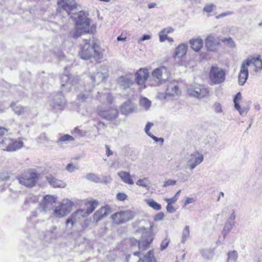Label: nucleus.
Here are the masks:
<instances>
[{"instance_id":"1","label":"nucleus","mask_w":262,"mask_h":262,"mask_svg":"<svg viewBox=\"0 0 262 262\" xmlns=\"http://www.w3.org/2000/svg\"><path fill=\"white\" fill-rule=\"evenodd\" d=\"M108 77V69L105 66L102 65L97 67L96 70L90 75V79L93 83L84 85V88L81 87V91H83L86 93H81L77 96V100L78 103H82L89 99L90 95L87 93L91 92L95 85L98 84L105 81Z\"/></svg>"},{"instance_id":"2","label":"nucleus","mask_w":262,"mask_h":262,"mask_svg":"<svg viewBox=\"0 0 262 262\" xmlns=\"http://www.w3.org/2000/svg\"><path fill=\"white\" fill-rule=\"evenodd\" d=\"M148 224V227L141 228L140 232L142 233V235L140 241H138L135 238H132L130 239L131 245L132 246L138 245L140 250H144L149 247L150 244L153 240V237L151 233V230L154 224L151 222H149Z\"/></svg>"},{"instance_id":"3","label":"nucleus","mask_w":262,"mask_h":262,"mask_svg":"<svg viewBox=\"0 0 262 262\" xmlns=\"http://www.w3.org/2000/svg\"><path fill=\"white\" fill-rule=\"evenodd\" d=\"M7 132V129L0 126V144L2 148L4 150L13 151L22 147L23 142L21 141L14 140L8 137L4 136Z\"/></svg>"},{"instance_id":"4","label":"nucleus","mask_w":262,"mask_h":262,"mask_svg":"<svg viewBox=\"0 0 262 262\" xmlns=\"http://www.w3.org/2000/svg\"><path fill=\"white\" fill-rule=\"evenodd\" d=\"M76 15L77 17H74L76 29L75 36L77 37L82 33L89 32L90 22V19L88 18L87 13L83 11H80Z\"/></svg>"},{"instance_id":"5","label":"nucleus","mask_w":262,"mask_h":262,"mask_svg":"<svg viewBox=\"0 0 262 262\" xmlns=\"http://www.w3.org/2000/svg\"><path fill=\"white\" fill-rule=\"evenodd\" d=\"M81 58L84 60H88L93 57L102 58V55L97 52L96 47L93 45H91L90 40L86 39L84 45L81 47L80 51Z\"/></svg>"},{"instance_id":"6","label":"nucleus","mask_w":262,"mask_h":262,"mask_svg":"<svg viewBox=\"0 0 262 262\" xmlns=\"http://www.w3.org/2000/svg\"><path fill=\"white\" fill-rule=\"evenodd\" d=\"M73 205V202L70 200H63L59 205L55 207L54 211V216L58 218L64 217L71 211Z\"/></svg>"},{"instance_id":"7","label":"nucleus","mask_w":262,"mask_h":262,"mask_svg":"<svg viewBox=\"0 0 262 262\" xmlns=\"http://www.w3.org/2000/svg\"><path fill=\"white\" fill-rule=\"evenodd\" d=\"M187 92L189 96L199 99L205 98L209 95L208 89L201 84L190 85L187 88Z\"/></svg>"},{"instance_id":"8","label":"nucleus","mask_w":262,"mask_h":262,"mask_svg":"<svg viewBox=\"0 0 262 262\" xmlns=\"http://www.w3.org/2000/svg\"><path fill=\"white\" fill-rule=\"evenodd\" d=\"M38 180V175L32 170H29L27 173L17 178L20 184L26 187H33Z\"/></svg>"},{"instance_id":"9","label":"nucleus","mask_w":262,"mask_h":262,"mask_svg":"<svg viewBox=\"0 0 262 262\" xmlns=\"http://www.w3.org/2000/svg\"><path fill=\"white\" fill-rule=\"evenodd\" d=\"M78 76L69 77V75L63 74L61 76L60 83L64 90L69 91L73 86L78 87L76 85L79 82Z\"/></svg>"},{"instance_id":"10","label":"nucleus","mask_w":262,"mask_h":262,"mask_svg":"<svg viewBox=\"0 0 262 262\" xmlns=\"http://www.w3.org/2000/svg\"><path fill=\"white\" fill-rule=\"evenodd\" d=\"M134 216V213L130 210H125L116 212L111 216V219L116 224H123L132 220Z\"/></svg>"},{"instance_id":"11","label":"nucleus","mask_w":262,"mask_h":262,"mask_svg":"<svg viewBox=\"0 0 262 262\" xmlns=\"http://www.w3.org/2000/svg\"><path fill=\"white\" fill-rule=\"evenodd\" d=\"M209 78L214 84L222 83L225 79V73L218 67H212L209 72Z\"/></svg>"},{"instance_id":"12","label":"nucleus","mask_w":262,"mask_h":262,"mask_svg":"<svg viewBox=\"0 0 262 262\" xmlns=\"http://www.w3.org/2000/svg\"><path fill=\"white\" fill-rule=\"evenodd\" d=\"M57 11L58 12L66 11L69 15L76 8L74 0H58Z\"/></svg>"},{"instance_id":"13","label":"nucleus","mask_w":262,"mask_h":262,"mask_svg":"<svg viewBox=\"0 0 262 262\" xmlns=\"http://www.w3.org/2000/svg\"><path fill=\"white\" fill-rule=\"evenodd\" d=\"M204 160V156L199 152H194L190 155L187 159L186 163L184 166L185 169L190 170L194 169L198 165L200 164Z\"/></svg>"},{"instance_id":"14","label":"nucleus","mask_w":262,"mask_h":262,"mask_svg":"<svg viewBox=\"0 0 262 262\" xmlns=\"http://www.w3.org/2000/svg\"><path fill=\"white\" fill-rule=\"evenodd\" d=\"M152 76L156 80V82L159 84L169 78L170 73L166 68L160 67L153 71Z\"/></svg>"},{"instance_id":"15","label":"nucleus","mask_w":262,"mask_h":262,"mask_svg":"<svg viewBox=\"0 0 262 262\" xmlns=\"http://www.w3.org/2000/svg\"><path fill=\"white\" fill-rule=\"evenodd\" d=\"M87 216L85 210L83 209H78L73 213L70 216L67 220L66 224L68 225L71 224L72 226L75 224L79 222L83 217Z\"/></svg>"},{"instance_id":"16","label":"nucleus","mask_w":262,"mask_h":262,"mask_svg":"<svg viewBox=\"0 0 262 262\" xmlns=\"http://www.w3.org/2000/svg\"><path fill=\"white\" fill-rule=\"evenodd\" d=\"M248 68L249 66L253 67V71L258 72L262 70V60L259 57L248 58L243 61Z\"/></svg>"},{"instance_id":"17","label":"nucleus","mask_w":262,"mask_h":262,"mask_svg":"<svg viewBox=\"0 0 262 262\" xmlns=\"http://www.w3.org/2000/svg\"><path fill=\"white\" fill-rule=\"evenodd\" d=\"M55 202V198L47 195L44 197L43 201L39 204V208L42 211L50 210L53 209Z\"/></svg>"},{"instance_id":"18","label":"nucleus","mask_w":262,"mask_h":262,"mask_svg":"<svg viewBox=\"0 0 262 262\" xmlns=\"http://www.w3.org/2000/svg\"><path fill=\"white\" fill-rule=\"evenodd\" d=\"M133 76L132 74H127L119 77L117 79L118 85L125 89L130 87L134 83Z\"/></svg>"},{"instance_id":"19","label":"nucleus","mask_w":262,"mask_h":262,"mask_svg":"<svg viewBox=\"0 0 262 262\" xmlns=\"http://www.w3.org/2000/svg\"><path fill=\"white\" fill-rule=\"evenodd\" d=\"M148 77L149 73L146 68L140 69L135 74V80L139 85H143Z\"/></svg>"},{"instance_id":"20","label":"nucleus","mask_w":262,"mask_h":262,"mask_svg":"<svg viewBox=\"0 0 262 262\" xmlns=\"http://www.w3.org/2000/svg\"><path fill=\"white\" fill-rule=\"evenodd\" d=\"M220 39L215 36L211 34L205 39V46L208 51H214L216 47L220 44Z\"/></svg>"},{"instance_id":"21","label":"nucleus","mask_w":262,"mask_h":262,"mask_svg":"<svg viewBox=\"0 0 262 262\" xmlns=\"http://www.w3.org/2000/svg\"><path fill=\"white\" fill-rule=\"evenodd\" d=\"M165 94L167 96H178L181 94V91L176 81L173 80L167 84Z\"/></svg>"},{"instance_id":"22","label":"nucleus","mask_w":262,"mask_h":262,"mask_svg":"<svg viewBox=\"0 0 262 262\" xmlns=\"http://www.w3.org/2000/svg\"><path fill=\"white\" fill-rule=\"evenodd\" d=\"M65 104L64 96L61 93H60L54 96L51 105L55 109L61 110L64 107Z\"/></svg>"},{"instance_id":"23","label":"nucleus","mask_w":262,"mask_h":262,"mask_svg":"<svg viewBox=\"0 0 262 262\" xmlns=\"http://www.w3.org/2000/svg\"><path fill=\"white\" fill-rule=\"evenodd\" d=\"M99 115L107 120H112L118 117V112L116 109L112 108L108 110H99Z\"/></svg>"},{"instance_id":"24","label":"nucleus","mask_w":262,"mask_h":262,"mask_svg":"<svg viewBox=\"0 0 262 262\" xmlns=\"http://www.w3.org/2000/svg\"><path fill=\"white\" fill-rule=\"evenodd\" d=\"M248 68L243 62L242 63L240 71L238 74V82L241 85H243L246 82L248 77Z\"/></svg>"},{"instance_id":"25","label":"nucleus","mask_w":262,"mask_h":262,"mask_svg":"<svg viewBox=\"0 0 262 262\" xmlns=\"http://www.w3.org/2000/svg\"><path fill=\"white\" fill-rule=\"evenodd\" d=\"M110 213V209L106 207H102L97 210L94 214L93 221L97 223L103 217L107 216Z\"/></svg>"},{"instance_id":"26","label":"nucleus","mask_w":262,"mask_h":262,"mask_svg":"<svg viewBox=\"0 0 262 262\" xmlns=\"http://www.w3.org/2000/svg\"><path fill=\"white\" fill-rule=\"evenodd\" d=\"M187 51V46L184 43L179 45L175 50L173 57L174 59L176 58H181L185 55Z\"/></svg>"},{"instance_id":"27","label":"nucleus","mask_w":262,"mask_h":262,"mask_svg":"<svg viewBox=\"0 0 262 262\" xmlns=\"http://www.w3.org/2000/svg\"><path fill=\"white\" fill-rule=\"evenodd\" d=\"M117 175L124 183L129 185H133L134 182L129 172L120 171L117 173Z\"/></svg>"},{"instance_id":"28","label":"nucleus","mask_w":262,"mask_h":262,"mask_svg":"<svg viewBox=\"0 0 262 262\" xmlns=\"http://www.w3.org/2000/svg\"><path fill=\"white\" fill-rule=\"evenodd\" d=\"M47 179L49 183L53 187L63 188L66 186L65 182L56 179L52 175L47 176Z\"/></svg>"},{"instance_id":"29","label":"nucleus","mask_w":262,"mask_h":262,"mask_svg":"<svg viewBox=\"0 0 262 262\" xmlns=\"http://www.w3.org/2000/svg\"><path fill=\"white\" fill-rule=\"evenodd\" d=\"M189 42L191 48L195 52H199L203 45L202 39L199 37L191 39Z\"/></svg>"},{"instance_id":"30","label":"nucleus","mask_w":262,"mask_h":262,"mask_svg":"<svg viewBox=\"0 0 262 262\" xmlns=\"http://www.w3.org/2000/svg\"><path fill=\"white\" fill-rule=\"evenodd\" d=\"M134 104L130 101L124 103L121 107V112L122 114L127 115L132 113L134 110Z\"/></svg>"},{"instance_id":"31","label":"nucleus","mask_w":262,"mask_h":262,"mask_svg":"<svg viewBox=\"0 0 262 262\" xmlns=\"http://www.w3.org/2000/svg\"><path fill=\"white\" fill-rule=\"evenodd\" d=\"M136 184L139 187H144L147 189H148L151 184V182L148 177H144L142 179H139L136 182Z\"/></svg>"},{"instance_id":"32","label":"nucleus","mask_w":262,"mask_h":262,"mask_svg":"<svg viewBox=\"0 0 262 262\" xmlns=\"http://www.w3.org/2000/svg\"><path fill=\"white\" fill-rule=\"evenodd\" d=\"M139 254V252H136L133 255L127 256L126 257L127 262H143V259L141 258Z\"/></svg>"},{"instance_id":"33","label":"nucleus","mask_w":262,"mask_h":262,"mask_svg":"<svg viewBox=\"0 0 262 262\" xmlns=\"http://www.w3.org/2000/svg\"><path fill=\"white\" fill-rule=\"evenodd\" d=\"M235 224V222L230 221L229 220H227L226 222L222 234L224 236V237H225L227 234H228L230 231H231V229L233 227Z\"/></svg>"},{"instance_id":"34","label":"nucleus","mask_w":262,"mask_h":262,"mask_svg":"<svg viewBox=\"0 0 262 262\" xmlns=\"http://www.w3.org/2000/svg\"><path fill=\"white\" fill-rule=\"evenodd\" d=\"M10 106L14 113L17 115H21L24 114L26 110L25 107L20 105H16L15 103H12Z\"/></svg>"},{"instance_id":"35","label":"nucleus","mask_w":262,"mask_h":262,"mask_svg":"<svg viewBox=\"0 0 262 262\" xmlns=\"http://www.w3.org/2000/svg\"><path fill=\"white\" fill-rule=\"evenodd\" d=\"M142 259H143V262H156V259L154 256V253L153 250H150L148 252V253L143 256V257H141Z\"/></svg>"},{"instance_id":"36","label":"nucleus","mask_w":262,"mask_h":262,"mask_svg":"<svg viewBox=\"0 0 262 262\" xmlns=\"http://www.w3.org/2000/svg\"><path fill=\"white\" fill-rule=\"evenodd\" d=\"M98 203L96 201H92L89 202L87 204V209L85 211L86 215L91 214L97 207Z\"/></svg>"},{"instance_id":"37","label":"nucleus","mask_w":262,"mask_h":262,"mask_svg":"<svg viewBox=\"0 0 262 262\" xmlns=\"http://www.w3.org/2000/svg\"><path fill=\"white\" fill-rule=\"evenodd\" d=\"M146 203L151 208L156 210H160L161 209V206L160 204L157 203L152 199H147L145 200Z\"/></svg>"},{"instance_id":"38","label":"nucleus","mask_w":262,"mask_h":262,"mask_svg":"<svg viewBox=\"0 0 262 262\" xmlns=\"http://www.w3.org/2000/svg\"><path fill=\"white\" fill-rule=\"evenodd\" d=\"M151 103V101L146 97L140 98V105L145 110H147L150 107Z\"/></svg>"},{"instance_id":"39","label":"nucleus","mask_w":262,"mask_h":262,"mask_svg":"<svg viewBox=\"0 0 262 262\" xmlns=\"http://www.w3.org/2000/svg\"><path fill=\"white\" fill-rule=\"evenodd\" d=\"M238 254L236 251H230L228 253L227 262H237Z\"/></svg>"},{"instance_id":"40","label":"nucleus","mask_w":262,"mask_h":262,"mask_svg":"<svg viewBox=\"0 0 262 262\" xmlns=\"http://www.w3.org/2000/svg\"><path fill=\"white\" fill-rule=\"evenodd\" d=\"M190 232H189V227L188 226H186L183 231H182V240L181 242L182 243H185L188 237L189 236Z\"/></svg>"},{"instance_id":"41","label":"nucleus","mask_w":262,"mask_h":262,"mask_svg":"<svg viewBox=\"0 0 262 262\" xmlns=\"http://www.w3.org/2000/svg\"><path fill=\"white\" fill-rule=\"evenodd\" d=\"M202 255L206 259H210L213 257V251L211 249H205L202 250Z\"/></svg>"},{"instance_id":"42","label":"nucleus","mask_w":262,"mask_h":262,"mask_svg":"<svg viewBox=\"0 0 262 262\" xmlns=\"http://www.w3.org/2000/svg\"><path fill=\"white\" fill-rule=\"evenodd\" d=\"M86 178L90 181L96 183L102 182L101 179L96 174L94 173H89L86 176Z\"/></svg>"},{"instance_id":"43","label":"nucleus","mask_w":262,"mask_h":262,"mask_svg":"<svg viewBox=\"0 0 262 262\" xmlns=\"http://www.w3.org/2000/svg\"><path fill=\"white\" fill-rule=\"evenodd\" d=\"M236 110L238 111L241 115H246L249 111L248 107H241L239 104H236L234 106Z\"/></svg>"},{"instance_id":"44","label":"nucleus","mask_w":262,"mask_h":262,"mask_svg":"<svg viewBox=\"0 0 262 262\" xmlns=\"http://www.w3.org/2000/svg\"><path fill=\"white\" fill-rule=\"evenodd\" d=\"M73 140H74V138L72 136L69 135H65L62 136L61 137H60L58 139L57 143H59L61 142L72 141Z\"/></svg>"},{"instance_id":"45","label":"nucleus","mask_w":262,"mask_h":262,"mask_svg":"<svg viewBox=\"0 0 262 262\" xmlns=\"http://www.w3.org/2000/svg\"><path fill=\"white\" fill-rule=\"evenodd\" d=\"M38 201V198L37 196L30 195L27 199L25 203L29 204L30 203H35Z\"/></svg>"},{"instance_id":"46","label":"nucleus","mask_w":262,"mask_h":262,"mask_svg":"<svg viewBox=\"0 0 262 262\" xmlns=\"http://www.w3.org/2000/svg\"><path fill=\"white\" fill-rule=\"evenodd\" d=\"M222 42H226L229 47H234L235 43L231 37L225 38L221 40Z\"/></svg>"},{"instance_id":"47","label":"nucleus","mask_w":262,"mask_h":262,"mask_svg":"<svg viewBox=\"0 0 262 262\" xmlns=\"http://www.w3.org/2000/svg\"><path fill=\"white\" fill-rule=\"evenodd\" d=\"M127 195L123 192H119L116 195V199L119 201H124L127 199Z\"/></svg>"},{"instance_id":"48","label":"nucleus","mask_w":262,"mask_h":262,"mask_svg":"<svg viewBox=\"0 0 262 262\" xmlns=\"http://www.w3.org/2000/svg\"><path fill=\"white\" fill-rule=\"evenodd\" d=\"M170 242V239L167 237H166L164 240H163L161 244H160V249L163 251L165 250L168 246L169 243Z\"/></svg>"},{"instance_id":"49","label":"nucleus","mask_w":262,"mask_h":262,"mask_svg":"<svg viewBox=\"0 0 262 262\" xmlns=\"http://www.w3.org/2000/svg\"><path fill=\"white\" fill-rule=\"evenodd\" d=\"M213 108H214V112L216 113H217V114L222 113L223 112L222 108V105H221V104H220L219 102H215L213 104Z\"/></svg>"},{"instance_id":"50","label":"nucleus","mask_w":262,"mask_h":262,"mask_svg":"<svg viewBox=\"0 0 262 262\" xmlns=\"http://www.w3.org/2000/svg\"><path fill=\"white\" fill-rule=\"evenodd\" d=\"M78 169V167L77 166L73 164V163L69 164L66 167V169L70 172H72L74 171L76 169Z\"/></svg>"},{"instance_id":"51","label":"nucleus","mask_w":262,"mask_h":262,"mask_svg":"<svg viewBox=\"0 0 262 262\" xmlns=\"http://www.w3.org/2000/svg\"><path fill=\"white\" fill-rule=\"evenodd\" d=\"M176 183H177V181L176 180L168 179V180H166V181H165L163 186L164 187H166L170 186V185H174L176 184Z\"/></svg>"},{"instance_id":"52","label":"nucleus","mask_w":262,"mask_h":262,"mask_svg":"<svg viewBox=\"0 0 262 262\" xmlns=\"http://www.w3.org/2000/svg\"><path fill=\"white\" fill-rule=\"evenodd\" d=\"M178 199V197H176V196H174L171 198H165L164 199V200L167 203V204H174L177 202Z\"/></svg>"},{"instance_id":"53","label":"nucleus","mask_w":262,"mask_h":262,"mask_svg":"<svg viewBox=\"0 0 262 262\" xmlns=\"http://www.w3.org/2000/svg\"><path fill=\"white\" fill-rule=\"evenodd\" d=\"M242 96L241 93L240 92L237 93L233 99L234 105L236 104H239L238 101L242 99Z\"/></svg>"},{"instance_id":"54","label":"nucleus","mask_w":262,"mask_h":262,"mask_svg":"<svg viewBox=\"0 0 262 262\" xmlns=\"http://www.w3.org/2000/svg\"><path fill=\"white\" fill-rule=\"evenodd\" d=\"M214 7V5L212 4L206 5L204 8V11L207 13L211 12L212 11Z\"/></svg>"},{"instance_id":"55","label":"nucleus","mask_w":262,"mask_h":262,"mask_svg":"<svg viewBox=\"0 0 262 262\" xmlns=\"http://www.w3.org/2000/svg\"><path fill=\"white\" fill-rule=\"evenodd\" d=\"M167 38V35L164 33H162L161 31L159 32V40L161 42H164Z\"/></svg>"},{"instance_id":"56","label":"nucleus","mask_w":262,"mask_h":262,"mask_svg":"<svg viewBox=\"0 0 262 262\" xmlns=\"http://www.w3.org/2000/svg\"><path fill=\"white\" fill-rule=\"evenodd\" d=\"M196 200L194 198L186 197L184 204L185 206H186L188 204L193 203Z\"/></svg>"},{"instance_id":"57","label":"nucleus","mask_w":262,"mask_h":262,"mask_svg":"<svg viewBox=\"0 0 262 262\" xmlns=\"http://www.w3.org/2000/svg\"><path fill=\"white\" fill-rule=\"evenodd\" d=\"M233 14V12L232 11H227L226 12L221 13L220 14L216 16V18L219 19L226 16L232 15Z\"/></svg>"},{"instance_id":"58","label":"nucleus","mask_w":262,"mask_h":262,"mask_svg":"<svg viewBox=\"0 0 262 262\" xmlns=\"http://www.w3.org/2000/svg\"><path fill=\"white\" fill-rule=\"evenodd\" d=\"M173 31H174V29L171 27H167V28H164L161 30L162 33H164L166 34V35H167V34L171 33L173 32Z\"/></svg>"},{"instance_id":"59","label":"nucleus","mask_w":262,"mask_h":262,"mask_svg":"<svg viewBox=\"0 0 262 262\" xmlns=\"http://www.w3.org/2000/svg\"><path fill=\"white\" fill-rule=\"evenodd\" d=\"M166 210L168 213H173L176 211V209L174 208L172 204H167L166 206Z\"/></svg>"},{"instance_id":"60","label":"nucleus","mask_w":262,"mask_h":262,"mask_svg":"<svg viewBox=\"0 0 262 262\" xmlns=\"http://www.w3.org/2000/svg\"><path fill=\"white\" fill-rule=\"evenodd\" d=\"M153 123L150 122H148L145 127V132L147 135L150 134L151 133L149 132V130L150 128L153 126Z\"/></svg>"},{"instance_id":"61","label":"nucleus","mask_w":262,"mask_h":262,"mask_svg":"<svg viewBox=\"0 0 262 262\" xmlns=\"http://www.w3.org/2000/svg\"><path fill=\"white\" fill-rule=\"evenodd\" d=\"M164 216V214L162 212L159 213L157 214L155 217L154 219L155 221H161L162 220Z\"/></svg>"},{"instance_id":"62","label":"nucleus","mask_w":262,"mask_h":262,"mask_svg":"<svg viewBox=\"0 0 262 262\" xmlns=\"http://www.w3.org/2000/svg\"><path fill=\"white\" fill-rule=\"evenodd\" d=\"M148 136H149L151 138H152L153 140H154L156 142L160 141L161 142V143H163V142L164 141V140L163 138H157V137L154 136L151 134H149V135H148Z\"/></svg>"},{"instance_id":"63","label":"nucleus","mask_w":262,"mask_h":262,"mask_svg":"<svg viewBox=\"0 0 262 262\" xmlns=\"http://www.w3.org/2000/svg\"><path fill=\"white\" fill-rule=\"evenodd\" d=\"M105 95L107 102L109 103H112L113 100V97L112 95L110 93H107Z\"/></svg>"},{"instance_id":"64","label":"nucleus","mask_w":262,"mask_h":262,"mask_svg":"<svg viewBox=\"0 0 262 262\" xmlns=\"http://www.w3.org/2000/svg\"><path fill=\"white\" fill-rule=\"evenodd\" d=\"M235 217H236L235 213V211H233L232 212V213L231 214L229 217L228 219V220L232 221V222H235Z\"/></svg>"}]
</instances>
